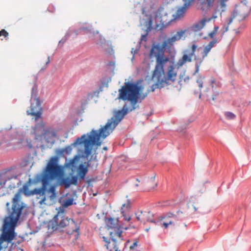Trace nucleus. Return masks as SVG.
<instances>
[{
    "label": "nucleus",
    "mask_w": 251,
    "mask_h": 251,
    "mask_svg": "<svg viewBox=\"0 0 251 251\" xmlns=\"http://www.w3.org/2000/svg\"><path fill=\"white\" fill-rule=\"evenodd\" d=\"M135 227L134 225H132L131 224H129L128 226H123V229L125 230H128L130 228H135Z\"/></svg>",
    "instance_id": "62"
},
{
    "label": "nucleus",
    "mask_w": 251,
    "mask_h": 251,
    "mask_svg": "<svg viewBox=\"0 0 251 251\" xmlns=\"http://www.w3.org/2000/svg\"><path fill=\"white\" fill-rule=\"evenodd\" d=\"M218 42L217 39H214L212 41H210L209 44L205 46L204 49L202 56L201 58L204 59V57L207 55L208 53L210 51L211 49L214 46V45Z\"/></svg>",
    "instance_id": "23"
},
{
    "label": "nucleus",
    "mask_w": 251,
    "mask_h": 251,
    "mask_svg": "<svg viewBox=\"0 0 251 251\" xmlns=\"http://www.w3.org/2000/svg\"><path fill=\"white\" fill-rule=\"evenodd\" d=\"M104 221L108 229H115L116 227L121 226L122 224L119 223V218L115 219L112 217L105 216Z\"/></svg>",
    "instance_id": "15"
},
{
    "label": "nucleus",
    "mask_w": 251,
    "mask_h": 251,
    "mask_svg": "<svg viewBox=\"0 0 251 251\" xmlns=\"http://www.w3.org/2000/svg\"><path fill=\"white\" fill-rule=\"evenodd\" d=\"M194 55L190 53L189 54L184 53L182 58L185 63L187 62H190L192 61V57Z\"/></svg>",
    "instance_id": "36"
},
{
    "label": "nucleus",
    "mask_w": 251,
    "mask_h": 251,
    "mask_svg": "<svg viewBox=\"0 0 251 251\" xmlns=\"http://www.w3.org/2000/svg\"><path fill=\"white\" fill-rule=\"evenodd\" d=\"M25 183L29 186L31 184H36V182L35 181L34 179L29 178L28 181Z\"/></svg>",
    "instance_id": "54"
},
{
    "label": "nucleus",
    "mask_w": 251,
    "mask_h": 251,
    "mask_svg": "<svg viewBox=\"0 0 251 251\" xmlns=\"http://www.w3.org/2000/svg\"><path fill=\"white\" fill-rule=\"evenodd\" d=\"M122 216L124 217V220L125 221H129L131 220V216H127L126 214V213L125 211H122V212H121Z\"/></svg>",
    "instance_id": "44"
},
{
    "label": "nucleus",
    "mask_w": 251,
    "mask_h": 251,
    "mask_svg": "<svg viewBox=\"0 0 251 251\" xmlns=\"http://www.w3.org/2000/svg\"><path fill=\"white\" fill-rule=\"evenodd\" d=\"M191 51L190 52V53H191L192 54H193V55L195 56H196L195 54V52L197 50V45L195 44V43H194L192 46H191Z\"/></svg>",
    "instance_id": "45"
},
{
    "label": "nucleus",
    "mask_w": 251,
    "mask_h": 251,
    "mask_svg": "<svg viewBox=\"0 0 251 251\" xmlns=\"http://www.w3.org/2000/svg\"><path fill=\"white\" fill-rule=\"evenodd\" d=\"M170 43L167 40L163 41L162 44L161 45L159 43H153L152 44L151 48L150 50L149 55L151 58L153 57V54L155 52H170L171 47Z\"/></svg>",
    "instance_id": "10"
},
{
    "label": "nucleus",
    "mask_w": 251,
    "mask_h": 251,
    "mask_svg": "<svg viewBox=\"0 0 251 251\" xmlns=\"http://www.w3.org/2000/svg\"><path fill=\"white\" fill-rule=\"evenodd\" d=\"M194 27L196 28L197 30H200L202 28V27L199 23H197L196 24H195L194 25Z\"/></svg>",
    "instance_id": "61"
},
{
    "label": "nucleus",
    "mask_w": 251,
    "mask_h": 251,
    "mask_svg": "<svg viewBox=\"0 0 251 251\" xmlns=\"http://www.w3.org/2000/svg\"><path fill=\"white\" fill-rule=\"evenodd\" d=\"M74 200L73 197H66L65 199L61 200L59 199V202L61 203V205L63 208H66L69 206L73 205L74 204H75V202H74ZM62 211H60L59 212H63V209L62 210Z\"/></svg>",
    "instance_id": "19"
},
{
    "label": "nucleus",
    "mask_w": 251,
    "mask_h": 251,
    "mask_svg": "<svg viewBox=\"0 0 251 251\" xmlns=\"http://www.w3.org/2000/svg\"><path fill=\"white\" fill-rule=\"evenodd\" d=\"M210 20V19L207 20V19L206 18H203L202 19V20H201L199 22V23H200V25L201 26V27L203 28L204 27V26L205 25V23L206 22H208Z\"/></svg>",
    "instance_id": "47"
},
{
    "label": "nucleus",
    "mask_w": 251,
    "mask_h": 251,
    "mask_svg": "<svg viewBox=\"0 0 251 251\" xmlns=\"http://www.w3.org/2000/svg\"><path fill=\"white\" fill-rule=\"evenodd\" d=\"M219 28V27L218 25H215L213 31L208 34V36L211 39H212L213 40H214V39H217L216 37H215V36L218 31Z\"/></svg>",
    "instance_id": "33"
},
{
    "label": "nucleus",
    "mask_w": 251,
    "mask_h": 251,
    "mask_svg": "<svg viewBox=\"0 0 251 251\" xmlns=\"http://www.w3.org/2000/svg\"><path fill=\"white\" fill-rule=\"evenodd\" d=\"M170 22H169V23H168L166 24H165L164 23H162L161 27L160 28V30H162V29L166 28L167 26L170 24Z\"/></svg>",
    "instance_id": "64"
},
{
    "label": "nucleus",
    "mask_w": 251,
    "mask_h": 251,
    "mask_svg": "<svg viewBox=\"0 0 251 251\" xmlns=\"http://www.w3.org/2000/svg\"><path fill=\"white\" fill-rule=\"evenodd\" d=\"M95 179L94 178H88V177H85V180H83V181H85V182L88 184V186H91V182L94 181Z\"/></svg>",
    "instance_id": "49"
},
{
    "label": "nucleus",
    "mask_w": 251,
    "mask_h": 251,
    "mask_svg": "<svg viewBox=\"0 0 251 251\" xmlns=\"http://www.w3.org/2000/svg\"><path fill=\"white\" fill-rule=\"evenodd\" d=\"M208 7H211L213 6L214 0H205Z\"/></svg>",
    "instance_id": "60"
},
{
    "label": "nucleus",
    "mask_w": 251,
    "mask_h": 251,
    "mask_svg": "<svg viewBox=\"0 0 251 251\" xmlns=\"http://www.w3.org/2000/svg\"><path fill=\"white\" fill-rule=\"evenodd\" d=\"M162 75L157 74L154 75V72L153 71L151 78L153 79L155 77L156 78V82L153 84L151 86V90L152 92H154L156 89H161L165 86V84L162 82L161 77Z\"/></svg>",
    "instance_id": "14"
},
{
    "label": "nucleus",
    "mask_w": 251,
    "mask_h": 251,
    "mask_svg": "<svg viewBox=\"0 0 251 251\" xmlns=\"http://www.w3.org/2000/svg\"><path fill=\"white\" fill-rule=\"evenodd\" d=\"M167 40L170 43V45H173V43L175 41H178V38H177V37L175 34L172 37L168 38Z\"/></svg>",
    "instance_id": "42"
},
{
    "label": "nucleus",
    "mask_w": 251,
    "mask_h": 251,
    "mask_svg": "<svg viewBox=\"0 0 251 251\" xmlns=\"http://www.w3.org/2000/svg\"><path fill=\"white\" fill-rule=\"evenodd\" d=\"M79 159V155H75L73 158L69 161L66 159L65 166L66 168L71 169V172L68 176H63L60 179L59 185L60 186L67 189L72 185L77 186L79 181H81L85 180L89 169H87L86 166H84L83 162L77 165Z\"/></svg>",
    "instance_id": "1"
},
{
    "label": "nucleus",
    "mask_w": 251,
    "mask_h": 251,
    "mask_svg": "<svg viewBox=\"0 0 251 251\" xmlns=\"http://www.w3.org/2000/svg\"><path fill=\"white\" fill-rule=\"evenodd\" d=\"M102 238L103 241L105 243V246L106 247L107 250L110 251V250L112 249V246L111 247L110 245L111 240L105 236H102Z\"/></svg>",
    "instance_id": "35"
},
{
    "label": "nucleus",
    "mask_w": 251,
    "mask_h": 251,
    "mask_svg": "<svg viewBox=\"0 0 251 251\" xmlns=\"http://www.w3.org/2000/svg\"><path fill=\"white\" fill-rule=\"evenodd\" d=\"M48 184L43 183L42 187L34 188V192L35 193V195H39L40 197H41V196L45 195L46 192L50 193L51 189L48 187Z\"/></svg>",
    "instance_id": "17"
},
{
    "label": "nucleus",
    "mask_w": 251,
    "mask_h": 251,
    "mask_svg": "<svg viewBox=\"0 0 251 251\" xmlns=\"http://www.w3.org/2000/svg\"><path fill=\"white\" fill-rule=\"evenodd\" d=\"M228 26L224 25V26L223 27V31H222V34H221V36H223L224 35V34L225 33V32H227L228 31Z\"/></svg>",
    "instance_id": "58"
},
{
    "label": "nucleus",
    "mask_w": 251,
    "mask_h": 251,
    "mask_svg": "<svg viewBox=\"0 0 251 251\" xmlns=\"http://www.w3.org/2000/svg\"><path fill=\"white\" fill-rule=\"evenodd\" d=\"M66 168L64 166L58 164L49 170H48L45 172L46 175L51 179H55L58 178H60L58 180L59 183L60 182V179L63 177V175H64V169Z\"/></svg>",
    "instance_id": "11"
},
{
    "label": "nucleus",
    "mask_w": 251,
    "mask_h": 251,
    "mask_svg": "<svg viewBox=\"0 0 251 251\" xmlns=\"http://www.w3.org/2000/svg\"><path fill=\"white\" fill-rule=\"evenodd\" d=\"M182 214H183V212L182 211H180L179 210L177 211L176 214V215L177 216V218H176V220H177V221L183 220L184 219V217L182 216Z\"/></svg>",
    "instance_id": "43"
},
{
    "label": "nucleus",
    "mask_w": 251,
    "mask_h": 251,
    "mask_svg": "<svg viewBox=\"0 0 251 251\" xmlns=\"http://www.w3.org/2000/svg\"><path fill=\"white\" fill-rule=\"evenodd\" d=\"M172 64H171L168 67V71L166 73V75L165 74L164 75L163 77L161 76V80L162 82L166 85H169L171 84V83L169 82V81H171L172 82H174L176 80V76L177 73L176 72H174L175 70V59H174V55L172 56V60L171 61Z\"/></svg>",
    "instance_id": "9"
},
{
    "label": "nucleus",
    "mask_w": 251,
    "mask_h": 251,
    "mask_svg": "<svg viewBox=\"0 0 251 251\" xmlns=\"http://www.w3.org/2000/svg\"><path fill=\"white\" fill-rule=\"evenodd\" d=\"M194 0H183L184 3L181 7L187 10V9L191 5Z\"/></svg>",
    "instance_id": "37"
},
{
    "label": "nucleus",
    "mask_w": 251,
    "mask_h": 251,
    "mask_svg": "<svg viewBox=\"0 0 251 251\" xmlns=\"http://www.w3.org/2000/svg\"><path fill=\"white\" fill-rule=\"evenodd\" d=\"M141 81V80H138V81H137L136 82H134V81H132V83H134V84H136L137 85V86H138L137 88L138 89V88L139 89L140 88L139 87H140L142 88V89H141V90L140 91V98H139V102H141V101L143 100H144L146 98V97L147 96V94H144L143 95H141L142 91L144 87H143V85L140 84V83Z\"/></svg>",
    "instance_id": "28"
},
{
    "label": "nucleus",
    "mask_w": 251,
    "mask_h": 251,
    "mask_svg": "<svg viewBox=\"0 0 251 251\" xmlns=\"http://www.w3.org/2000/svg\"><path fill=\"white\" fill-rule=\"evenodd\" d=\"M70 221L75 225V227L73 230L67 229L66 233L68 235H72L74 232H75V240H77L80 235L79 231L80 226L74 219L69 218L63 212H58L53 218L48 222L47 227L48 229H51L52 231L62 232L63 230H61V228L69 226Z\"/></svg>",
    "instance_id": "2"
},
{
    "label": "nucleus",
    "mask_w": 251,
    "mask_h": 251,
    "mask_svg": "<svg viewBox=\"0 0 251 251\" xmlns=\"http://www.w3.org/2000/svg\"><path fill=\"white\" fill-rule=\"evenodd\" d=\"M136 84L132 82V81H128L125 82L121 88L119 89L118 99L130 102L131 108L130 111L135 110L136 108V104L139 102L140 98V91L142 88L138 89Z\"/></svg>",
    "instance_id": "3"
},
{
    "label": "nucleus",
    "mask_w": 251,
    "mask_h": 251,
    "mask_svg": "<svg viewBox=\"0 0 251 251\" xmlns=\"http://www.w3.org/2000/svg\"><path fill=\"white\" fill-rule=\"evenodd\" d=\"M131 207V201L130 200L128 199L127 200V203H124L123 204L121 208V212H122V211H125L126 213V212L128 211Z\"/></svg>",
    "instance_id": "30"
},
{
    "label": "nucleus",
    "mask_w": 251,
    "mask_h": 251,
    "mask_svg": "<svg viewBox=\"0 0 251 251\" xmlns=\"http://www.w3.org/2000/svg\"><path fill=\"white\" fill-rule=\"evenodd\" d=\"M185 63V61L182 58L179 59L177 62V65L178 67H181L183 65V64Z\"/></svg>",
    "instance_id": "56"
},
{
    "label": "nucleus",
    "mask_w": 251,
    "mask_h": 251,
    "mask_svg": "<svg viewBox=\"0 0 251 251\" xmlns=\"http://www.w3.org/2000/svg\"><path fill=\"white\" fill-rule=\"evenodd\" d=\"M97 153L94 152L93 154L91 155V157L89 159L91 160V161H94L98 162V160L97 158Z\"/></svg>",
    "instance_id": "48"
},
{
    "label": "nucleus",
    "mask_w": 251,
    "mask_h": 251,
    "mask_svg": "<svg viewBox=\"0 0 251 251\" xmlns=\"http://www.w3.org/2000/svg\"><path fill=\"white\" fill-rule=\"evenodd\" d=\"M194 95L195 96H199V99H201V90H199V91H197V90H195L194 91Z\"/></svg>",
    "instance_id": "57"
},
{
    "label": "nucleus",
    "mask_w": 251,
    "mask_h": 251,
    "mask_svg": "<svg viewBox=\"0 0 251 251\" xmlns=\"http://www.w3.org/2000/svg\"><path fill=\"white\" fill-rule=\"evenodd\" d=\"M0 251H11V247L8 248L6 240L2 233L0 235Z\"/></svg>",
    "instance_id": "22"
},
{
    "label": "nucleus",
    "mask_w": 251,
    "mask_h": 251,
    "mask_svg": "<svg viewBox=\"0 0 251 251\" xmlns=\"http://www.w3.org/2000/svg\"><path fill=\"white\" fill-rule=\"evenodd\" d=\"M45 125L43 121L36 123L35 126L32 127L33 130V134L34 135V139L36 140H42L43 139V134L45 131Z\"/></svg>",
    "instance_id": "12"
},
{
    "label": "nucleus",
    "mask_w": 251,
    "mask_h": 251,
    "mask_svg": "<svg viewBox=\"0 0 251 251\" xmlns=\"http://www.w3.org/2000/svg\"><path fill=\"white\" fill-rule=\"evenodd\" d=\"M113 232H110L109 235L110 237L109 239L112 241V249L110 250V251H120L119 250V245L120 243V241H119L116 239L114 237Z\"/></svg>",
    "instance_id": "24"
},
{
    "label": "nucleus",
    "mask_w": 251,
    "mask_h": 251,
    "mask_svg": "<svg viewBox=\"0 0 251 251\" xmlns=\"http://www.w3.org/2000/svg\"><path fill=\"white\" fill-rule=\"evenodd\" d=\"M34 191V189L33 190H29L28 192L26 195L25 197H28L31 196L35 195V193Z\"/></svg>",
    "instance_id": "59"
},
{
    "label": "nucleus",
    "mask_w": 251,
    "mask_h": 251,
    "mask_svg": "<svg viewBox=\"0 0 251 251\" xmlns=\"http://www.w3.org/2000/svg\"><path fill=\"white\" fill-rule=\"evenodd\" d=\"M204 78V76L201 75H199L198 79H197V83L198 84L199 90H201V89L203 87V81L202 79Z\"/></svg>",
    "instance_id": "40"
},
{
    "label": "nucleus",
    "mask_w": 251,
    "mask_h": 251,
    "mask_svg": "<svg viewBox=\"0 0 251 251\" xmlns=\"http://www.w3.org/2000/svg\"><path fill=\"white\" fill-rule=\"evenodd\" d=\"M21 193H22L19 189L18 192L14 195L12 201L13 204L10 216L11 219L15 222L20 219L23 210L25 207V204L24 202H22L21 205L19 203L21 200Z\"/></svg>",
    "instance_id": "6"
},
{
    "label": "nucleus",
    "mask_w": 251,
    "mask_h": 251,
    "mask_svg": "<svg viewBox=\"0 0 251 251\" xmlns=\"http://www.w3.org/2000/svg\"><path fill=\"white\" fill-rule=\"evenodd\" d=\"M164 53L155 52L153 54V56H155L156 59V65L153 71L154 72V75L157 74L162 75L165 74L164 65L169 61V57L166 56Z\"/></svg>",
    "instance_id": "8"
},
{
    "label": "nucleus",
    "mask_w": 251,
    "mask_h": 251,
    "mask_svg": "<svg viewBox=\"0 0 251 251\" xmlns=\"http://www.w3.org/2000/svg\"><path fill=\"white\" fill-rule=\"evenodd\" d=\"M69 29H71L72 31L71 32V36L74 35L73 37H76L78 34H82L80 28L79 27L77 29H73L72 27H70Z\"/></svg>",
    "instance_id": "34"
},
{
    "label": "nucleus",
    "mask_w": 251,
    "mask_h": 251,
    "mask_svg": "<svg viewBox=\"0 0 251 251\" xmlns=\"http://www.w3.org/2000/svg\"><path fill=\"white\" fill-rule=\"evenodd\" d=\"M72 146H74L72 144L71 146H68L64 148L58 149L56 150L55 153L60 156L64 157L66 159H67V157L65 156V154L68 155L72 151Z\"/></svg>",
    "instance_id": "20"
},
{
    "label": "nucleus",
    "mask_w": 251,
    "mask_h": 251,
    "mask_svg": "<svg viewBox=\"0 0 251 251\" xmlns=\"http://www.w3.org/2000/svg\"><path fill=\"white\" fill-rule=\"evenodd\" d=\"M82 145H84L85 151L82 154H79L80 155V158H86L88 159V157L92 154L93 148L90 146H89L87 142L82 143Z\"/></svg>",
    "instance_id": "21"
},
{
    "label": "nucleus",
    "mask_w": 251,
    "mask_h": 251,
    "mask_svg": "<svg viewBox=\"0 0 251 251\" xmlns=\"http://www.w3.org/2000/svg\"><path fill=\"white\" fill-rule=\"evenodd\" d=\"M186 10L182 7H179L176 11V18L179 19L183 17Z\"/></svg>",
    "instance_id": "31"
},
{
    "label": "nucleus",
    "mask_w": 251,
    "mask_h": 251,
    "mask_svg": "<svg viewBox=\"0 0 251 251\" xmlns=\"http://www.w3.org/2000/svg\"><path fill=\"white\" fill-rule=\"evenodd\" d=\"M60 157L59 155L56 154L55 155L50 157L47 166L45 168V172L58 164Z\"/></svg>",
    "instance_id": "18"
},
{
    "label": "nucleus",
    "mask_w": 251,
    "mask_h": 251,
    "mask_svg": "<svg viewBox=\"0 0 251 251\" xmlns=\"http://www.w3.org/2000/svg\"><path fill=\"white\" fill-rule=\"evenodd\" d=\"M129 112V108L125 104L122 110L115 112L114 116L109 119L105 125L103 126L111 132L124 118L125 116Z\"/></svg>",
    "instance_id": "7"
},
{
    "label": "nucleus",
    "mask_w": 251,
    "mask_h": 251,
    "mask_svg": "<svg viewBox=\"0 0 251 251\" xmlns=\"http://www.w3.org/2000/svg\"><path fill=\"white\" fill-rule=\"evenodd\" d=\"M72 30L71 29H69L67 32L66 33L65 35L61 39V40L59 41L58 43V47H61L63 46V44L66 42L68 39V38L71 36V32Z\"/></svg>",
    "instance_id": "29"
},
{
    "label": "nucleus",
    "mask_w": 251,
    "mask_h": 251,
    "mask_svg": "<svg viewBox=\"0 0 251 251\" xmlns=\"http://www.w3.org/2000/svg\"><path fill=\"white\" fill-rule=\"evenodd\" d=\"M187 126H188V125H184L179 127L177 129V131H179L180 132H185V130L186 129Z\"/></svg>",
    "instance_id": "53"
},
{
    "label": "nucleus",
    "mask_w": 251,
    "mask_h": 251,
    "mask_svg": "<svg viewBox=\"0 0 251 251\" xmlns=\"http://www.w3.org/2000/svg\"><path fill=\"white\" fill-rule=\"evenodd\" d=\"M138 242L137 240V239H135V240H134V243L132 244V245H131L130 246V247H129L130 250H131V251L134 250V248H135V247H137V246H138Z\"/></svg>",
    "instance_id": "51"
},
{
    "label": "nucleus",
    "mask_w": 251,
    "mask_h": 251,
    "mask_svg": "<svg viewBox=\"0 0 251 251\" xmlns=\"http://www.w3.org/2000/svg\"><path fill=\"white\" fill-rule=\"evenodd\" d=\"M16 168V166L14 165L5 169V172H11L12 170L15 169Z\"/></svg>",
    "instance_id": "63"
},
{
    "label": "nucleus",
    "mask_w": 251,
    "mask_h": 251,
    "mask_svg": "<svg viewBox=\"0 0 251 251\" xmlns=\"http://www.w3.org/2000/svg\"><path fill=\"white\" fill-rule=\"evenodd\" d=\"M185 32V30H180L178 32H177V33L176 34L177 38H178V40L181 39V38L183 36L184 33Z\"/></svg>",
    "instance_id": "46"
},
{
    "label": "nucleus",
    "mask_w": 251,
    "mask_h": 251,
    "mask_svg": "<svg viewBox=\"0 0 251 251\" xmlns=\"http://www.w3.org/2000/svg\"><path fill=\"white\" fill-rule=\"evenodd\" d=\"M123 229V225H121V226L114 229V235L118 236L121 241L124 240L123 236L122 235Z\"/></svg>",
    "instance_id": "26"
},
{
    "label": "nucleus",
    "mask_w": 251,
    "mask_h": 251,
    "mask_svg": "<svg viewBox=\"0 0 251 251\" xmlns=\"http://www.w3.org/2000/svg\"><path fill=\"white\" fill-rule=\"evenodd\" d=\"M194 60L196 61L195 64V71L193 73V75H195L197 73H198L200 70V67L203 61V59L197 56H195Z\"/></svg>",
    "instance_id": "27"
},
{
    "label": "nucleus",
    "mask_w": 251,
    "mask_h": 251,
    "mask_svg": "<svg viewBox=\"0 0 251 251\" xmlns=\"http://www.w3.org/2000/svg\"><path fill=\"white\" fill-rule=\"evenodd\" d=\"M219 95V92L218 91H213V95L212 96V100L214 101L217 99V97Z\"/></svg>",
    "instance_id": "52"
},
{
    "label": "nucleus",
    "mask_w": 251,
    "mask_h": 251,
    "mask_svg": "<svg viewBox=\"0 0 251 251\" xmlns=\"http://www.w3.org/2000/svg\"><path fill=\"white\" fill-rule=\"evenodd\" d=\"M48 176L46 175L44 169L43 172L41 174H37L34 179L35 180L36 183L42 182V183H45V184H46L45 183V179Z\"/></svg>",
    "instance_id": "25"
},
{
    "label": "nucleus",
    "mask_w": 251,
    "mask_h": 251,
    "mask_svg": "<svg viewBox=\"0 0 251 251\" xmlns=\"http://www.w3.org/2000/svg\"><path fill=\"white\" fill-rule=\"evenodd\" d=\"M91 160L88 159L87 161H85L84 163H83V165L84 166L87 167L86 168L87 169H89V168L91 167Z\"/></svg>",
    "instance_id": "55"
},
{
    "label": "nucleus",
    "mask_w": 251,
    "mask_h": 251,
    "mask_svg": "<svg viewBox=\"0 0 251 251\" xmlns=\"http://www.w3.org/2000/svg\"><path fill=\"white\" fill-rule=\"evenodd\" d=\"M111 132L104 126H101L99 130L93 129L87 134H83L81 137L77 138L72 145L76 147L82 145V143L87 142L89 146H90L92 148L94 146L99 147L101 144V138L103 139L106 138Z\"/></svg>",
    "instance_id": "4"
},
{
    "label": "nucleus",
    "mask_w": 251,
    "mask_h": 251,
    "mask_svg": "<svg viewBox=\"0 0 251 251\" xmlns=\"http://www.w3.org/2000/svg\"><path fill=\"white\" fill-rule=\"evenodd\" d=\"M225 116L227 120H233L236 118V115L229 111L225 112Z\"/></svg>",
    "instance_id": "39"
},
{
    "label": "nucleus",
    "mask_w": 251,
    "mask_h": 251,
    "mask_svg": "<svg viewBox=\"0 0 251 251\" xmlns=\"http://www.w3.org/2000/svg\"><path fill=\"white\" fill-rule=\"evenodd\" d=\"M29 186L25 183L23 187L19 189L21 192L25 196L29 191Z\"/></svg>",
    "instance_id": "38"
},
{
    "label": "nucleus",
    "mask_w": 251,
    "mask_h": 251,
    "mask_svg": "<svg viewBox=\"0 0 251 251\" xmlns=\"http://www.w3.org/2000/svg\"><path fill=\"white\" fill-rule=\"evenodd\" d=\"M37 76H35L34 84L31 89V98L30 100V111H26L28 115L33 116L35 120L37 121L41 119L43 112V108L41 107L43 100L38 97V85L37 84Z\"/></svg>",
    "instance_id": "5"
},
{
    "label": "nucleus",
    "mask_w": 251,
    "mask_h": 251,
    "mask_svg": "<svg viewBox=\"0 0 251 251\" xmlns=\"http://www.w3.org/2000/svg\"><path fill=\"white\" fill-rule=\"evenodd\" d=\"M2 230V233L6 240V244L8 245L10 244L11 245L10 247H11L12 250L13 246L14 244V243L12 242V241L15 239L17 236L16 232H15L14 229H8L7 226L4 227V225L3 226Z\"/></svg>",
    "instance_id": "13"
},
{
    "label": "nucleus",
    "mask_w": 251,
    "mask_h": 251,
    "mask_svg": "<svg viewBox=\"0 0 251 251\" xmlns=\"http://www.w3.org/2000/svg\"><path fill=\"white\" fill-rule=\"evenodd\" d=\"M3 36L7 37L8 36V33L5 29H3L0 30V36Z\"/></svg>",
    "instance_id": "50"
},
{
    "label": "nucleus",
    "mask_w": 251,
    "mask_h": 251,
    "mask_svg": "<svg viewBox=\"0 0 251 251\" xmlns=\"http://www.w3.org/2000/svg\"><path fill=\"white\" fill-rule=\"evenodd\" d=\"M165 218H173L176 220V218H177V216L173 213L172 212H169L166 213L165 215L161 217V219L162 220Z\"/></svg>",
    "instance_id": "41"
},
{
    "label": "nucleus",
    "mask_w": 251,
    "mask_h": 251,
    "mask_svg": "<svg viewBox=\"0 0 251 251\" xmlns=\"http://www.w3.org/2000/svg\"><path fill=\"white\" fill-rule=\"evenodd\" d=\"M56 132L50 129L47 128L43 134L44 138L47 143L53 144L54 142V138L56 137Z\"/></svg>",
    "instance_id": "16"
},
{
    "label": "nucleus",
    "mask_w": 251,
    "mask_h": 251,
    "mask_svg": "<svg viewBox=\"0 0 251 251\" xmlns=\"http://www.w3.org/2000/svg\"><path fill=\"white\" fill-rule=\"evenodd\" d=\"M82 34H87L92 33V25H89L88 26H81L80 27Z\"/></svg>",
    "instance_id": "32"
}]
</instances>
